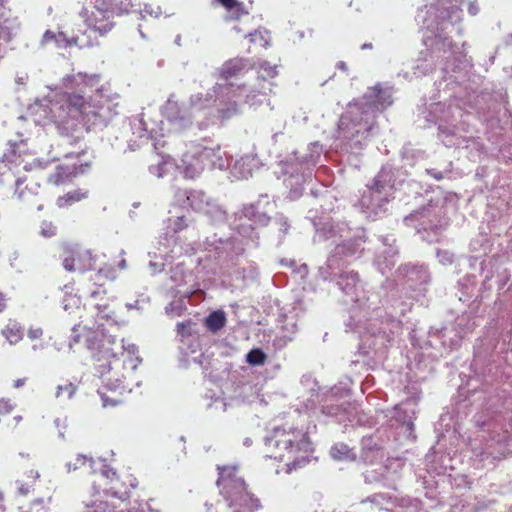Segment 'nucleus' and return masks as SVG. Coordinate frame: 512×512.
<instances>
[{"instance_id":"obj_10","label":"nucleus","mask_w":512,"mask_h":512,"mask_svg":"<svg viewBox=\"0 0 512 512\" xmlns=\"http://www.w3.org/2000/svg\"><path fill=\"white\" fill-rule=\"evenodd\" d=\"M323 146L318 141L310 143L303 149L289 153L279 162L283 183L289 190L291 200L298 199L304 190V184L311 180L314 167L323 155Z\"/></svg>"},{"instance_id":"obj_3","label":"nucleus","mask_w":512,"mask_h":512,"mask_svg":"<svg viewBox=\"0 0 512 512\" xmlns=\"http://www.w3.org/2000/svg\"><path fill=\"white\" fill-rule=\"evenodd\" d=\"M393 88L377 83L367 89L361 98L347 105L338 121L336 151L342 155L357 157L367 147L371 137L377 132L376 119L393 103Z\"/></svg>"},{"instance_id":"obj_26","label":"nucleus","mask_w":512,"mask_h":512,"mask_svg":"<svg viewBox=\"0 0 512 512\" xmlns=\"http://www.w3.org/2000/svg\"><path fill=\"white\" fill-rule=\"evenodd\" d=\"M123 128L125 132L130 131L132 134V136L127 139V145L130 151H135L152 139V132L148 131L145 122L140 117L130 119L127 126L124 125Z\"/></svg>"},{"instance_id":"obj_25","label":"nucleus","mask_w":512,"mask_h":512,"mask_svg":"<svg viewBox=\"0 0 512 512\" xmlns=\"http://www.w3.org/2000/svg\"><path fill=\"white\" fill-rule=\"evenodd\" d=\"M378 240L381 242L383 249L377 254L374 264L384 275L396 264L399 251L395 245L396 239L392 234L380 235Z\"/></svg>"},{"instance_id":"obj_32","label":"nucleus","mask_w":512,"mask_h":512,"mask_svg":"<svg viewBox=\"0 0 512 512\" xmlns=\"http://www.w3.org/2000/svg\"><path fill=\"white\" fill-rule=\"evenodd\" d=\"M252 66L250 59L239 57L232 58L222 64L218 73L222 79L228 80L240 75L244 70H247Z\"/></svg>"},{"instance_id":"obj_21","label":"nucleus","mask_w":512,"mask_h":512,"mask_svg":"<svg viewBox=\"0 0 512 512\" xmlns=\"http://www.w3.org/2000/svg\"><path fill=\"white\" fill-rule=\"evenodd\" d=\"M197 156L204 162L206 169L225 170L228 167V161L225 152L222 151L219 143L211 138H201L199 141L191 143Z\"/></svg>"},{"instance_id":"obj_64","label":"nucleus","mask_w":512,"mask_h":512,"mask_svg":"<svg viewBox=\"0 0 512 512\" xmlns=\"http://www.w3.org/2000/svg\"><path fill=\"white\" fill-rule=\"evenodd\" d=\"M437 258L439 262L444 265L452 264L454 261V254L448 250H438Z\"/></svg>"},{"instance_id":"obj_19","label":"nucleus","mask_w":512,"mask_h":512,"mask_svg":"<svg viewBox=\"0 0 512 512\" xmlns=\"http://www.w3.org/2000/svg\"><path fill=\"white\" fill-rule=\"evenodd\" d=\"M327 209H323L321 214L318 211L311 209L307 213L309 219L315 229L314 241H327L341 239L347 236L350 228L344 221L334 220Z\"/></svg>"},{"instance_id":"obj_56","label":"nucleus","mask_w":512,"mask_h":512,"mask_svg":"<svg viewBox=\"0 0 512 512\" xmlns=\"http://www.w3.org/2000/svg\"><path fill=\"white\" fill-rule=\"evenodd\" d=\"M259 78L264 80L272 79L277 75V66L270 64L268 61H261L258 65Z\"/></svg>"},{"instance_id":"obj_18","label":"nucleus","mask_w":512,"mask_h":512,"mask_svg":"<svg viewBox=\"0 0 512 512\" xmlns=\"http://www.w3.org/2000/svg\"><path fill=\"white\" fill-rule=\"evenodd\" d=\"M412 345L424 349L427 347H436L434 340L439 341L444 348L456 349L462 341V334H458L451 326L431 327L427 332L414 328L410 332Z\"/></svg>"},{"instance_id":"obj_45","label":"nucleus","mask_w":512,"mask_h":512,"mask_svg":"<svg viewBox=\"0 0 512 512\" xmlns=\"http://www.w3.org/2000/svg\"><path fill=\"white\" fill-rule=\"evenodd\" d=\"M2 334L10 344H16L22 339V327L15 321H9V323L3 329Z\"/></svg>"},{"instance_id":"obj_49","label":"nucleus","mask_w":512,"mask_h":512,"mask_svg":"<svg viewBox=\"0 0 512 512\" xmlns=\"http://www.w3.org/2000/svg\"><path fill=\"white\" fill-rule=\"evenodd\" d=\"M155 251H150L148 256L155 259L149 261V268L152 274L160 273L164 270L166 263L171 262L172 260H165L159 256L158 245L155 247Z\"/></svg>"},{"instance_id":"obj_20","label":"nucleus","mask_w":512,"mask_h":512,"mask_svg":"<svg viewBox=\"0 0 512 512\" xmlns=\"http://www.w3.org/2000/svg\"><path fill=\"white\" fill-rule=\"evenodd\" d=\"M98 465L99 479L92 483L94 492L100 493V491H103L106 495L126 500L129 497V490L124 483L120 482L116 471L106 465L102 459H99Z\"/></svg>"},{"instance_id":"obj_58","label":"nucleus","mask_w":512,"mask_h":512,"mask_svg":"<svg viewBox=\"0 0 512 512\" xmlns=\"http://www.w3.org/2000/svg\"><path fill=\"white\" fill-rule=\"evenodd\" d=\"M187 342L186 343H180V346H179V349L181 350V352L186 355V356H189V355H192V354H196L197 352H199L201 349H200V341H199V337H194V338H191V340H186Z\"/></svg>"},{"instance_id":"obj_36","label":"nucleus","mask_w":512,"mask_h":512,"mask_svg":"<svg viewBox=\"0 0 512 512\" xmlns=\"http://www.w3.org/2000/svg\"><path fill=\"white\" fill-rule=\"evenodd\" d=\"M227 11L224 19L226 21L239 20L242 16L248 15V11L242 2L237 0H217Z\"/></svg>"},{"instance_id":"obj_42","label":"nucleus","mask_w":512,"mask_h":512,"mask_svg":"<svg viewBox=\"0 0 512 512\" xmlns=\"http://www.w3.org/2000/svg\"><path fill=\"white\" fill-rule=\"evenodd\" d=\"M225 324L226 314L222 310L213 311L205 318V325L212 333H216L221 330Z\"/></svg>"},{"instance_id":"obj_12","label":"nucleus","mask_w":512,"mask_h":512,"mask_svg":"<svg viewBox=\"0 0 512 512\" xmlns=\"http://www.w3.org/2000/svg\"><path fill=\"white\" fill-rule=\"evenodd\" d=\"M217 470L219 494L232 512H256L261 508L260 500L248 490L236 466H218Z\"/></svg>"},{"instance_id":"obj_33","label":"nucleus","mask_w":512,"mask_h":512,"mask_svg":"<svg viewBox=\"0 0 512 512\" xmlns=\"http://www.w3.org/2000/svg\"><path fill=\"white\" fill-rule=\"evenodd\" d=\"M89 168V164L85 165H58L55 173L51 174L48 177V181L55 185H59L64 183L67 180H70L72 177H75L79 174H83Z\"/></svg>"},{"instance_id":"obj_34","label":"nucleus","mask_w":512,"mask_h":512,"mask_svg":"<svg viewBox=\"0 0 512 512\" xmlns=\"http://www.w3.org/2000/svg\"><path fill=\"white\" fill-rule=\"evenodd\" d=\"M201 214L205 215L214 225H221L226 223L228 217L224 206H222L218 200L214 199L213 197L210 199L206 208Z\"/></svg>"},{"instance_id":"obj_57","label":"nucleus","mask_w":512,"mask_h":512,"mask_svg":"<svg viewBox=\"0 0 512 512\" xmlns=\"http://www.w3.org/2000/svg\"><path fill=\"white\" fill-rule=\"evenodd\" d=\"M484 428H487V430L491 433V438L497 443L506 442V440L508 439V431L502 430L501 433L497 432V424L494 421H489L487 423L484 422L483 429Z\"/></svg>"},{"instance_id":"obj_43","label":"nucleus","mask_w":512,"mask_h":512,"mask_svg":"<svg viewBox=\"0 0 512 512\" xmlns=\"http://www.w3.org/2000/svg\"><path fill=\"white\" fill-rule=\"evenodd\" d=\"M369 502L380 510H390V506H393L394 496H391L387 493H375L365 500L362 503Z\"/></svg>"},{"instance_id":"obj_60","label":"nucleus","mask_w":512,"mask_h":512,"mask_svg":"<svg viewBox=\"0 0 512 512\" xmlns=\"http://www.w3.org/2000/svg\"><path fill=\"white\" fill-rule=\"evenodd\" d=\"M85 510L83 512H110L109 505L105 501H93L84 503Z\"/></svg>"},{"instance_id":"obj_7","label":"nucleus","mask_w":512,"mask_h":512,"mask_svg":"<svg viewBox=\"0 0 512 512\" xmlns=\"http://www.w3.org/2000/svg\"><path fill=\"white\" fill-rule=\"evenodd\" d=\"M308 430L292 426H277L268 431L264 437L267 457L279 461L288 460V470L305 466L312 456V442Z\"/></svg>"},{"instance_id":"obj_23","label":"nucleus","mask_w":512,"mask_h":512,"mask_svg":"<svg viewBox=\"0 0 512 512\" xmlns=\"http://www.w3.org/2000/svg\"><path fill=\"white\" fill-rule=\"evenodd\" d=\"M279 333L272 341V346L276 350L285 348L295 338L298 332V312L296 308L288 311L283 310L278 318Z\"/></svg>"},{"instance_id":"obj_9","label":"nucleus","mask_w":512,"mask_h":512,"mask_svg":"<svg viewBox=\"0 0 512 512\" xmlns=\"http://www.w3.org/2000/svg\"><path fill=\"white\" fill-rule=\"evenodd\" d=\"M115 339L112 336H98L96 334L86 339L87 348L94 359L95 374L102 380L103 387L108 391L131 392L124 384L126 375V361L119 358L111 345Z\"/></svg>"},{"instance_id":"obj_44","label":"nucleus","mask_w":512,"mask_h":512,"mask_svg":"<svg viewBox=\"0 0 512 512\" xmlns=\"http://www.w3.org/2000/svg\"><path fill=\"white\" fill-rule=\"evenodd\" d=\"M196 324L192 321L180 322L177 324V336L179 337L180 343H186V340L197 337Z\"/></svg>"},{"instance_id":"obj_46","label":"nucleus","mask_w":512,"mask_h":512,"mask_svg":"<svg viewBox=\"0 0 512 512\" xmlns=\"http://www.w3.org/2000/svg\"><path fill=\"white\" fill-rule=\"evenodd\" d=\"M86 197H87L86 192H83L82 190L77 189V190L70 191V192L66 193L62 197H59L57 199V205L60 208L67 207V206H70Z\"/></svg>"},{"instance_id":"obj_51","label":"nucleus","mask_w":512,"mask_h":512,"mask_svg":"<svg viewBox=\"0 0 512 512\" xmlns=\"http://www.w3.org/2000/svg\"><path fill=\"white\" fill-rule=\"evenodd\" d=\"M7 182H14L16 186L15 194L18 196L20 200L23 199L24 191H18L19 187L23 184V180L21 178H16L12 174L10 168L6 170L0 171V184H5Z\"/></svg>"},{"instance_id":"obj_14","label":"nucleus","mask_w":512,"mask_h":512,"mask_svg":"<svg viewBox=\"0 0 512 512\" xmlns=\"http://www.w3.org/2000/svg\"><path fill=\"white\" fill-rule=\"evenodd\" d=\"M260 245V235L251 224H240L230 237L217 234L206 237L202 244L209 257L220 262L232 260L243 254L246 248H257Z\"/></svg>"},{"instance_id":"obj_16","label":"nucleus","mask_w":512,"mask_h":512,"mask_svg":"<svg viewBox=\"0 0 512 512\" xmlns=\"http://www.w3.org/2000/svg\"><path fill=\"white\" fill-rule=\"evenodd\" d=\"M350 389L342 386L331 388L326 397L325 404L322 405L321 412L327 416L334 417L339 422L348 420L352 426H370L373 423L372 417L364 411H359L356 407L346 400L340 401L348 396Z\"/></svg>"},{"instance_id":"obj_1","label":"nucleus","mask_w":512,"mask_h":512,"mask_svg":"<svg viewBox=\"0 0 512 512\" xmlns=\"http://www.w3.org/2000/svg\"><path fill=\"white\" fill-rule=\"evenodd\" d=\"M366 239L365 229L357 228L352 237L336 244L325 263L319 266L318 278L333 283L343 294L344 302L352 304L346 326L359 333L358 355L373 354L372 357L382 360L401 331L399 318L411 310L413 300L425 296L431 274L424 264H404L396 271L397 287L384 299L365 291L358 273L345 270L344 266L361 256Z\"/></svg>"},{"instance_id":"obj_52","label":"nucleus","mask_w":512,"mask_h":512,"mask_svg":"<svg viewBox=\"0 0 512 512\" xmlns=\"http://www.w3.org/2000/svg\"><path fill=\"white\" fill-rule=\"evenodd\" d=\"M246 362L251 366L263 365L267 359V355L261 348H252L246 354Z\"/></svg>"},{"instance_id":"obj_8","label":"nucleus","mask_w":512,"mask_h":512,"mask_svg":"<svg viewBox=\"0 0 512 512\" xmlns=\"http://www.w3.org/2000/svg\"><path fill=\"white\" fill-rule=\"evenodd\" d=\"M463 117V109L458 103L446 106L437 102L425 108L416 122L421 128L437 125L438 138L446 147H460L466 141L464 134L469 132V124Z\"/></svg>"},{"instance_id":"obj_6","label":"nucleus","mask_w":512,"mask_h":512,"mask_svg":"<svg viewBox=\"0 0 512 512\" xmlns=\"http://www.w3.org/2000/svg\"><path fill=\"white\" fill-rule=\"evenodd\" d=\"M419 397L413 396L395 405L389 412L387 426L378 428L375 432L361 439L360 458L366 463H373L384 457V451L393 443L402 444L414 440L417 406Z\"/></svg>"},{"instance_id":"obj_31","label":"nucleus","mask_w":512,"mask_h":512,"mask_svg":"<svg viewBox=\"0 0 512 512\" xmlns=\"http://www.w3.org/2000/svg\"><path fill=\"white\" fill-rule=\"evenodd\" d=\"M53 43L58 49H65L72 46H79L80 48L84 46H92L93 44L90 42L84 43L80 40L79 37H68L64 32H53L51 30H47L42 37V44H50Z\"/></svg>"},{"instance_id":"obj_39","label":"nucleus","mask_w":512,"mask_h":512,"mask_svg":"<svg viewBox=\"0 0 512 512\" xmlns=\"http://www.w3.org/2000/svg\"><path fill=\"white\" fill-rule=\"evenodd\" d=\"M386 467H380L379 470H366L363 473L364 481L367 484L379 483L385 487H392L393 480L385 475Z\"/></svg>"},{"instance_id":"obj_62","label":"nucleus","mask_w":512,"mask_h":512,"mask_svg":"<svg viewBox=\"0 0 512 512\" xmlns=\"http://www.w3.org/2000/svg\"><path fill=\"white\" fill-rule=\"evenodd\" d=\"M63 392L67 393L68 399H71L76 392V386L73 383L58 385L55 393L56 398H59Z\"/></svg>"},{"instance_id":"obj_28","label":"nucleus","mask_w":512,"mask_h":512,"mask_svg":"<svg viewBox=\"0 0 512 512\" xmlns=\"http://www.w3.org/2000/svg\"><path fill=\"white\" fill-rule=\"evenodd\" d=\"M212 197L202 190H177L175 199L177 202H187L189 207L197 212L202 213Z\"/></svg>"},{"instance_id":"obj_22","label":"nucleus","mask_w":512,"mask_h":512,"mask_svg":"<svg viewBox=\"0 0 512 512\" xmlns=\"http://www.w3.org/2000/svg\"><path fill=\"white\" fill-rule=\"evenodd\" d=\"M162 115L171 127L180 132L192 124L193 113L187 104H180L171 94L162 107Z\"/></svg>"},{"instance_id":"obj_27","label":"nucleus","mask_w":512,"mask_h":512,"mask_svg":"<svg viewBox=\"0 0 512 512\" xmlns=\"http://www.w3.org/2000/svg\"><path fill=\"white\" fill-rule=\"evenodd\" d=\"M262 166L257 154L249 153L235 160L230 168V175L235 180H243L252 177L253 173Z\"/></svg>"},{"instance_id":"obj_40","label":"nucleus","mask_w":512,"mask_h":512,"mask_svg":"<svg viewBox=\"0 0 512 512\" xmlns=\"http://www.w3.org/2000/svg\"><path fill=\"white\" fill-rule=\"evenodd\" d=\"M234 87L241 91L240 100V108L243 104H248L249 106H256L262 102L261 97L264 95L256 92L254 90H250L246 85H235Z\"/></svg>"},{"instance_id":"obj_61","label":"nucleus","mask_w":512,"mask_h":512,"mask_svg":"<svg viewBox=\"0 0 512 512\" xmlns=\"http://www.w3.org/2000/svg\"><path fill=\"white\" fill-rule=\"evenodd\" d=\"M138 11L140 13L141 19H144L146 14L158 18L162 13L159 6L153 7L150 4H145L144 9H141V7L138 8Z\"/></svg>"},{"instance_id":"obj_63","label":"nucleus","mask_w":512,"mask_h":512,"mask_svg":"<svg viewBox=\"0 0 512 512\" xmlns=\"http://www.w3.org/2000/svg\"><path fill=\"white\" fill-rule=\"evenodd\" d=\"M207 397H210L212 402L208 405V407H214L217 410L220 411H226L227 409V403L225 402V399L220 396L215 395H208Z\"/></svg>"},{"instance_id":"obj_5","label":"nucleus","mask_w":512,"mask_h":512,"mask_svg":"<svg viewBox=\"0 0 512 512\" xmlns=\"http://www.w3.org/2000/svg\"><path fill=\"white\" fill-rule=\"evenodd\" d=\"M397 193H402L400 199L406 205H414L416 208L404 217V223L413 227L423 241L437 242L448 225L447 197L444 192L437 189L424 188L415 180L399 178V170H395Z\"/></svg>"},{"instance_id":"obj_54","label":"nucleus","mask_w":512,"mask_h":512,"mask_svg":"<svg viewBox=\"0 0 512 512\" xmlns=\"http://www.w3.org/2000/svg\"><path fill=\"white\" fill-rule=\"evenodd\" d=\"M186 270L183 263H177L170 270V279L176 286H181L186 283Z\"/></svg>"},{"instance_id":"obj_59","label":"nucleus","mask_w":512,"mask_h":512,"mask_svg":"<svg viewBox=\"0 0 512 512\" xmlns=\"http://www.w3.org/2000/svg\"><path fill=\"white\" fill-rule=\"evenodd\" d=\"M427 175L433 177L437 181L450 178L452 172V163L450 162L443 170L437 168L425 169Z\"/></svg>"},{"instance_id":"obj_53","label":"nucleus","mask_w":512,"mask_h":512,"mask_svg":"<svg viewBox=\"0 0 512 512\" xmlns=\"http://www.w3.org/2000/svg\"><path fill=\"white\" fill-rule=\"evenodd\" d=\"M171 167V161L162 157V159L157 164L149 166V172L158 178H163L168 174Z\"/></svg>"},{"instance_id":"obj_24","label":"nucleus","mask_w":512,"mask_h":512,"mask_svg":"<svg viewBox=\"0 0 512 512\" xmlns=\"http://www.w3.org/2000/svg\"><path fill=\"white\" fill-rule=\"evenodd\" d=\"M93 265L94 260L89 250H84L78 245L64 248L63 267L66 271L84 273L91 270Z\"/></svg>"},{"instance_id":"obj_38","label":"nucleus","mask_w":512,"mask_h":512,"mask_svg":"<svg viewBox=\"0 0 512 512\" xmlns=\"http://www.w3.org/2000/svg\"><path fill=\"white\" fill-rule=\"evenodd\" d=\"M476 326V321L470 314H462L461 316H458L455 319V322L451 325L458 334H462V339L471 333Z\"/></svg>"},{"instance_id":"obj_48","label":"nucleus","mask_w":512,"mask_h":512,"mask_svg":"<svg viewBox=\"0 0 512 512\" xmlns=\"http://www.w3.org/2000/svg\"><path fill=\"white\" fill-rule=\"evenodd\" d=\"M246 37L249 38L251 43L259 44L262 47H268L270 45V33L266 29H256L253 32H249Z\"/></svg>"},{"instance_id":"obj_37","label":"nucleus","mask_w":512,"mask_h":512,"mask_svg":"<svg viewBox=\"0 0 512 512\" xmlns=\"http://www.w3.org/2000/svg\"><path fill=\"white\" fill-rule=\"evenodd\" d=\"M98 462L99 460L96 461L92 457H88L87 455L83 454H78L74 462L66 463L67 472L76 471L79 468L86 466L91 474H97L99 473Z\"/></svg>"},{"instance_id":"obj_4","label":"nucleus","mask_w":512,"mask_h":512,"mask_svg":"<svg viewBox=\"0 0 512 512\" xmlns=\"http://www.w3.org/2000/svg\"><path fill=\"white\" fill-rule=\"evenodd\" d=\"M100 75L77 73L63 78V103L52 104L50 112L56 121L82 118L92 126L107 125L117 114L115 106L101 94Z\"/></svg>"},{"instance_id":"obj_13","label":"nucleus","mask_w":512,"mask_h":512,"mask_svg":"<svg viewBox=\"0 0 512 512\" xmlns=\"http://www.w3.org/2000/svg\"><path fill=\"white\" fill-rule=\"evenodd\" d=\"M140 6V0H89L80 16L90 32L105 36L114 27V15L136 12Z\"/></svg>"},{"instance_id":"obj_50","label":"nucleus","mask_w":512,"mask_h":512,"mask_svg":"<svg viewBox=\"0 0 512 512\" xmlns=\"http://www.w3.org/2000/svg\"><path fill=\"white\" fill-rule=\"evenodd\" d=\"M476 276L474 274H467L463 279L459 280L458 284L462 291V296L470 298L474 294L476 286Z\"/></svg>"},{"instance_id":"obj_41","label":"nucleus","mask_w":512,"mask_h":512,"mask_svg":"<svg viewBox=\"0 0 512 512\" xmlns=\"http://www.w3.org/2000/svg\"><path fill=\"white\" fill-rule=\"evenodd\" d=\"M401 159L403 167H413L418 161L424 159V152L406 145L402 148Z\"/></svg>"},{"instance_id":"obj_30","label":"nucleus","mask_w":512,"mask_h":512,"mask_svg":"<svg viewBox=\"0 0 512 512\" xmlns=\"http://www.w3.org/2000/svg\"><path fill=\"white\" fill-rule=\"evenodd\" d=\"M267 199V195H261L257 202L243 205L240 210L241 216L252 221L256 225L262 227L268 226L271 222V217L261 209L262 201Z\"/></svg>"},{"instance_id":"obj_47","label":"nucleus","mask_w":512,"mask_h":512,"mask_svg":"<svg viewBox=\"0 0 512 512\" xmlns=\"http://www.w3.org/2000/svg\"><path fill=\"white\" fill-rule=\"evenodd\" d=\"M330 454L335 460H353L355 458V454L348 447V445L344 443L335 444L331 448Z\"/></svg>"},{"instance_id":"obj_11","label":"nucleus","mask_w":512,"mask_h":512,"mask_svg":"<svg viewBox=\"0 0 512 512\" xmlns=\"http://www.w3.org/2000/svg\"><path fill=\"white\" fill-rule=\"evenodd\" d=\"M396 192L395 171L392 166L384 165L360 192L357 206L367 219L375 221L387 213L388 204L396 198Z\"/></svg>"},{"instance_id":"obj_55","label":"nucleus","mask_w":512,"mask_h":512,"mask_svg":"<svg viewBox=\"0 0 512 512\" xmlns=\"http://www.w3.org/2000/svg\"><path fill=\"white\" fill-rule=\"evenodd\" d=\"M8 145H9V150L7 153H4L3 155V161H7V162H13L14 161V157L17 156V155H21L23 152H24V142L21 140L20 142H13V141H9L8 142Z\"/></svg>"},{"instance_id":"obj_35","label":"nucleus","mask_w":512,"mask_h":512,"mask_svg":"<svg viewBox=\"0 0 512 512\" xmlns=\"http://www.w3.org/2000/svg\"><path fill=\"white\" fill-rule=\"evenodd\" d=\"M271 222V228L275 233L277 245H281L284 242L286 236L290 233V220L283 213H277L273 218H271Z\"/></svg>"},{"instance_id":"obj_17","label":"nucleus","mask_w":512,"mask_h":512,"mask_svg":"<svg viewBox=\"0 0 512 512\" xmlns=\"http://www.w3.org/2000/svg\"><path fill=\"white\" fill-rule=\"evenodd\" d=\"M193 219L187 215L171 216L164 221L166 231L158 239L159 256L165 260H174L180 257L184 249L178 244L177 234L187 229Z\"/></svg>"},{"instance_id":"obj_15","label":"nucleus","mask_w":512,"mask_h":512,"mask_svg":"<svg viewBox=\"0 0 512 512\" xmlns=\"http://www.w3.org/2000/svg\"><path fill=\"white\" fill-rule=\"evenodd\" d=\"M240 96L241 91L234 87V83H217L205 94H192L189 97L188 105L193 114L215 107L217 118L228 120L240 114Z\"/></svg>"},{"instance_id":"obj_29","label":"nucleus","mask_w":512,"mask_h":512,"mask_svg":"<svg viewBox=\"0 0 512 512\" xmlns=\"http://www.w3.org/2000/svg\"><path fill=\"white\" fill-rule=\"evenodd\" d=\"M178 169H180L185 178L194 179L206 168L204 166V162H202V160L197 156L192 145H190L189 149L183 154L181 163L178 165Z\"/></svg>"},{"instance_id":"obj_2","label":"nucleus","mask_w":512,"mask_h":512,"mask_svg":"<svg viewBox=\"0 0 512 512\" xmlns=\"http://www.w3.org/2000/svg\"><path fill=\"white\" fill-rule=\"evenodd\" d=\"M463 0H436L417 10L415 20L421 29L430 32L433 37H426L425 45L429 52L419 58L413 67L415 77L431 73L437 63L441 64V74L447 86L463 83L471 67L466 55L458 50L449 38L456 31L462 33L459 25L463 11L460 8Z\"/></svg>"}]
</instances>
